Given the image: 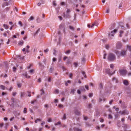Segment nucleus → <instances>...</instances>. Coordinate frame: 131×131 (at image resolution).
Here are the masks:
<instances>
[{
	"label": "nucleus",
	"mask_w": 131,
	"mask_h": 131,
	"mask_svg": "<svg viewBox=\"0 0 131 131\" xmlns=\"http://www.w3.org/2000/svg\"><path fill=\"white\" fill-rule=\"evenodd\" d=\"M86 61V59L85 57V56L83 57L82 58V63L84 64Z\"/></svg>",
	"instance_id": "12"
},
{
	"label": "nucleus",
	"mask_w": 131,
	"mask_h": 131,
	"mask_svg": "<svg viewBox=\"0 0 131 131\" xmlns=\"http://www.w3.org/2000/svg\"><path fill=\"white\" fill-rule=\"evenodd\" d=\"M70 12L71 10L69 9H67V10L66 11V13L70 14Z\"/></svg>",
	"instance_id": "34"
},
{
	"label": "nucleus",
	"mask_w": 131,
	"mask_h": 131,
	"mask_svg": "<svg viewBox=\"0 0 131 131\" xmlns=\"http://www.w3.org/2000/svg\"><path fill=\"white\" fill-rule=\"evenodd\" d=\"M24 42V41L22 40H21L19 41L18 43V45H20L22 46L23 45Z\"/></svg>",
	"instance_id": "16"
},
{
	"label": "nucleus",
	"mask_w": 131,
	"mask_h": 131,
	"mask_svg": "<svg viewBox=\"0 0 131 131\" xmlns=\"http://www.w3.org/2000/svg\"><path fill=\"white\" fill-rule=\"evenodd\" d=\"M93 95V93H90L89 94V96L90 97H91Z\"/></svg>",
	"instance_id": "56"
},
{
	"label": "nucleus",
	"mask_w": 131,
	"mask_h": 131,
	"mask_svg": "<svg viewBox=\"0 0 131 131\" xmlns=\"http://www.w3.org/2000/svg\"><path fill=\"white\" fill-rule=\"evenodd\" d=\"M74 113L75 115L79 116L81 115V112L77 109H75L74 111Z\"/></svg>",
	"instance_id": "6"
},
{
	"label": "nucleus",
	"mask_w": 131,
	"mask_h": 131,
	"mask_svg": "<svg viewBox=\"0 0 131 131\" xmlns=\"http://www.w3.org/2000/svg\"><path fill=\"white\" fill-rule=\"evenodd\" d=\"M61 124V123L60 122H58L57 123H55V125H60Z\"/></svg>",
	"instance_id": "45"
},
{
	"label": "nucleus",
	"mask_w": 131,
	"mask_h": 131,
	"mask_svg": "<svg viewBox=\"0 0 131 131\" xmlns=\"http://www.w3.org/2000/svg\"><path fill=\"white\" fill-rule=\"evenodd\" d=\"M105 72L106 73L109 74V75H112L115 73V72L112 73H111L110 72V70L109 69H106L105 70Z\"/></svg>",
	"instance_id": "8"
},
{
	"label": "nucleus",
	"mask_w": 131,
	"mask_h": 131,
	"mask_svg": "<svg viewBox=\"0 0 131 131\" xmlns=\"http://www.w3.org/2000/svg\"><path fill=\"white\" fill-rule=\"evenodd\" d=\"M0 86L2 90H4L5 89V87L4 85H1Z\"/></svg>",
	"instance_id": "31"
},
{
	"label": "nucleus",
	"mask_w": 131,
	"mask_h": 131,
	"mask_svg": "<svg viewBox=\"0 0 131 131\" xmlns=\"http://www.w3.org/2000/svg\"><path fill=\"white\" fill-rule=\"evenodd\" d=\"M0 107L2 108V109L3 111H5V110L4 109V107L3 105H0Z\"/></svg>",
	"instance_id": "30"
},
{
	"label": "nucleus",
	"mask_w": 131,
	"mask_h": 131,
	"mask_svg": "<svg viewBox=\"0 0 131 131\" xmlns=\"http://www.w3.org/2000/svg\"><path fill=\"white\" fill-rule=\"evenodd\" d=\"M80 89L82 91H85V90L83 86H81Z\"/></svg>",
	"instance_id": "23"
},
{
	"label": "nucleus",
	"mask_w": 131,
	"mask_h": 131,
	"mask_svg": "<svg viewBox=\"0 0 131 131\" xmlns=\"http://www.w3.org/2000/svg\"><path fill=\"white\" fill-rule=\"evenodd\" d=\"M54 68L53 67H51L49 71V73H52V72L54 70Z\"/></svg>",
	"instance_id": "10"
},
{
	"label": "nucleus",
	"mask_w": 131,
	"mask_h": 131,
	"mask_svg": "<svg viewBox=\"0 0 131 131\" xmlns=\"http://www.w3.org/2000/svg\"><path fill=\"white\" fill-rule=\"evenodd\" d=\"M84 118V119L85 120H86L88 119V117L86 116H83Z\"/></svg>",
	"instance_id": "61"
},
{
	"label": "nucleus",
	"mask_w": 131,
	"mask_h": 131,
	"mask_svg": "<svg viewBox=\"0 0 131 131\" xmlns=\"http://www.w3.org/2000/svg\"><path fill=\"white\" fill-rule=\"evenodd\" d=\"M41 95H42L43 94H44V93H45L44 91L42 89L41 90Z\"/></svg>",
	"instance_id": "36"
},
{
	"label": "nucleus",
	"mask_w": 131,
	"mask_h": 131,
	"mask_svg": "<svg viewBox=\"0 0 131 131\" xmlns=\"http://www.w3.org/2000/svg\"><path fill=\"white\" fill-rule=\"evenodd\" d=\"M117 30L115 29L112 31L110 33L108 34V37L109 39H113V37L114 36V34L117 32Z\"/></svg>",
	"instance_id": "3"
},
{
	"label": "nucleus",
	"mask_w": 131,
	"mask_h": 131,
	"mask_svg": "<svg viewBox=\"0 0 131 131\" xmlns=\"http://www.w3.org/2000/svg\"><path fill=\"white\" fill-rule=\"evenodd\" d=\"M123 31L122 30H120V34L119 35V36L120 37H121L122 36V34L123 33Z\"/></svg>",
	"instance_id": "24"
},
{
	"label": "nucleus",
	"mask_w": 131,
	"mask_h": 131,
	"mask_svg": "<svg viewBox=\"0 0 131 131\" xmlns=\"http://www.w3.org/2000/svg\"><path fill=\"white\" fill-rule=\"evenodd\" d=\"M72 76V73H70L69 75V77L70 78H71Z\"/></svg>",
	"instance_id": "63"
},
{
	"label": "nucleus",
	"mask_w": 131,
	"mask_h": 131,
	"mask_svg": "<svg viewBox=\"0 0 131 131\" xmlns=\"http://www.w3.org/2000/svg\"><path fill=\"white\" fill-rule=\"evenodd\" d=\"M46 59L45 58L43 61V62L44 63V64L45 65L46 64Z\"/></svg>",
	"instance_id": "40"
},
{
	"label": "nucleus",
	"mask_w": 131,
	"mask_h": 131,
	"mask_svg": "<svg viewBox=\"0 0 131 131\" xmlns=\"http://www.w3.org/2000/svg\"><path fill=\"white\" fill-rule=\"evenodd\" d=\"M126 51H127L126 50H122L121 52H120L118 51H115V53L118 57H119L121 56H125L126 55Z\"/></svg>",
	"instance_id": "1"
},
{
	"label": "nucleus",
	"mask_w": 131,
	"mask_h": 131,
	"mask_svg": "<svg viewBox=\"0 0 131 131\" xmlns=\"http://www.w3.org/2000/svg\"><path fill=\"white\" fill-rule=\"evenodd\" d=\"M59 92V91L58 89L54 91L55 93H58Z\"/></svg>",
	"instance_id": "46"
},
{
	"label": "nucleus",
	"mask_w": 131,
	"mask_h": 131,
	"mask_svg": "<svg viewBox=\"0 0 131 131\" xmlns=\"http://www.w3.org/2000/svg\"><path fill=\"white\" fill-rule=\"evenodd\" d=\"M58 107L60 108H63V106L62 105L60 104L58 105Z\"/></svg>",
	"instance_id": "41"
},
{
	"label": "nucleus",
	"mask_w": 131,
	"mask_h": 131,
	"mask_svg": "<svg viewBox=\"0 0 131 131\" xmlns=\"http://www.w3.org/2000/svg\"><path fill=\"white\" fill-rule=\"evenodd\" d=\"M122 127H124V130L125 129H126V128L127 127V125H126L125 124H123Z\"/></svg>",
	"instance_id": "17"
},
{
	"label": "nucleus",
	"mask_w": 131,
	"mask_h": 131,
	"mask_svg": "<svg viewBox=\"0 0 131 131\" xmlns=\"http://www.w3.org/2000/svg\"><path fill=\"white\" fill-rule=\"evenodd\" d=\"M21 84L20 83H18L17 85L18 87H20L21 86Z\"/></svg>",
	"instance_id": "49"
},
{
	"label": "nucleus",
	"mask_w": 131,
	"mask_h": 131,
	"mask_svg": "<svg viewBox=\"0 0 131 131\" xmlns=\"http://www.w3.org/2000/svg\"><path fill=\"white\" fill-rule=\"evenodd\" d=\"M63 17L66 18H70L71 17V16L70 14L66 13L65 14V13H63Z\"/></svg>",
	"instance_id": "5"
},
{
	"label": "nucleus",
	"mask_w": 131,
	"mask_h": 131,
	"mask_svg": "<svg viewBox=\"0 0 131 131\" xmlns=\"http://www.w3.org/2000/svg\"><path fill=\"white\" fill-rule=\"evenodd\" d=\"M123 83L124 84L126 85L127 86L129 85L128 82L127 80H124L123 81Z\"/></svg>",
	"instance_id": "13"
},
{
	"label": "nucleus",
	"mask_w": 131,
	"mask_h": 131,
	"mask_svg": "<svg viewBox=\"0 0 131 131\" xmlns=\"http://www.w3.org/2000/svg\"><path fill=\"white\" fill-rule=\"evenodd\" d=\"M115 59L116 57L114 54L112 53H110L109 54L107 58L108 61H112Z\"/></svg>",
	"instance_id": "2"
},
{
	"label": "nucleus",
	"mask_w": 131,
	"mask_h": 131,
	"mask_svg": "<svg viewBox=\"0 0 131 131\" xmlns=\"http://www.w3.org/2000/svg\"><path fill=\"white\" fill-rule=\"evenodd\" d=\"M23 75H24L27 78H30V76L28 75L27 72H26L24 74H23Z\"/></svg>",
	"instance_id": "18"
},
{
	"label": "nucleus",
	"mask_w": 131,
	"mask_h": 131,
	"mask_svg": "<svg viewBox=\"0 0 131 131\" xmlns=\"http://www.w3.org/2000/svg\"><path fill=\"white\" fill-rule=\"evenodd\" d=\"M82 73L85 78L86 77V75L85 74V72L84 71H82Z\"/></svg>",
	"instance_id": "42"
},
{
	"label": "nucleus",
	"mask_w": 131,
	"mask_h": 131,
	"mask_svg": "<svg viewBox=\"0 0 131 131\" xmlns=\"http://www.w3.org/2000/svg\"><path fill=\"white\" fill-rule=\"evenodd\" d=\"M57 60V59L55 58H53L52 59V61L53 62H55Z\"/></svg>",
	"instance_id": "54"
},
{
	"label": "nucleus",
	"mask_w": 131,
	"mask_h": 131,
	"mask_svg": "<svg viewBox=\"0 0 131 131\" xmlns=\"http://www.w3.org/2000/svg\"><path fill=\"white\" fill-rule=\"evenodd\" d=\"M44 106L45 107V108H48L49 107H48V105L47 104H46L45 105V106Z\"/></svg>",
	"instance_id": "59"
},
{
	"label": "nucleus",
	"mask_w": 131,
	"mask_h": 131,
	"mask_svg": "<svg viewBox=\"0 0 131 131\" xmlns=\"http://www.w3.org/2000/svg\"><path fill=\"white\" fill-rule=\"evenodd\" d=\"M112 81L115 82L116 83H118V81L117 79L115 77H114L112 78Z\"/></svg>",
	"instance_id": "11"
},
{
	"label": "nucleus",
	"mask_w": 131,
	"mask_h": 131,
	"mask_svg": "<svg viewBox=\"0 0 131 131\" xmlns=\"http://www.w3.org/2000/svg\"><path fill=\"white\" fill-rule=\"evenodd\" d=\"M53 5L54 6H56V1H53Z\"/></svg>",
	"instance_id": "64"
},
{
	"label": "nucleus",
	"mask_w": 131,
	"mask_h": 131,
	"mask_svg": "<svg viewBox=\"0 0 131 131\" xmlns=\"http://www.w3.org/2000/svg\"><path fill=\"white\" fill-rule=\"evenodd\" d=\"M64 24H61L60 26V27L64 28Z\"/></svg>",
	"instance_id": "47"
},
{
	"label": "nucleus",
	"mask_w": 131,
	"mask_h": 131,
	"mask_svg": "<svg viewBox=\"0 0 131 131\" xmlns=\"http://www.w3.org/2000/svg\"><path fill=\"white\" fill-rule=\"evenodd\" d=\"M40 31V29L39 28L37 30V31L34 34V35H35L36 34H37L38 33V32Z\"/></svg>",
	"instance_id": "27"
},
{
	"label": "nucleus",
	"mask_w": 131,
	"mask_h": 131,
	"mask_svg": "<svg viewBox=\"0 0 131 131\" xmlns=\"http://www.w3.org/2000/svg\"><path fill=\"white\" fill-rule=\"evenodd\" d=\"M95 128L97 130H100V128L99 126H96Z\"/></svg>",
	"instance_id": "35"
},
{
	"label": "nucleus",
	"mask_w": 131,
	"mask_h": 131,
	"mask_svg": "<svg viewBox=\"0 0 131 131\" xmlns=\"http://www.w3.org/2000/svg\"><path fill=\"white\" fill-rule=\"evenodd\" d=\"M86 125L87 126H91V125L87 122L86 123Z\"/></svg>",
	"instance_id": "58"
},
{
	"label": "nucleus",
	"mask_w": 131,
	"mask_h": 131,
	"mask_svg": "<svg viewBox=\"0 0 131 131\" xmlns=\"http://www.w3.org/2000/svg\"><path fill=\"white\" fill-rule=\"evenodd\" d=\"M119 113H121L122 115H128L129 113V112L128 111L126 110H125L122 112H120Z\"/></svg>",
	"instance_id": "7"
},
{
	"label": "nucleus",
	"mask_w": 131,
	"mask_h": 131,
	"mask_svg": "<svg viewBox=\"0 0 131 131\" xmlns=\"http://www.w3.org/2000/svg\"><path fill=\"white\" fill-rule=\"evenodd\" d=\"M101 123H103L104 121V119L102 118L99 119Z\"/></svg>",
	"instance_id": "33"
},
{
	"label": "nucleus",
	"mask_w": 131,
	"mask_h": 131,
	"mask_svg": "<svg viewBox=\"0 0 131 131\" xmlns=\"http://www.w3.org/2000/svg\"><path fill=\"white\" fill-rule=\"evenodd\" d=\"M74 64L75 67H77L78 66V63H77L74 62Z\"/></svg>",
	"instance_id": "39"
},
{
	"label": "nucleus",
	"mask_w": 131,
	"mask_h": 131,
	"mask_svg": "<svg viewBox=\"0 0 131 131\" xmlns=\"http://www.w3.org/2000/svg\"><path fill=\"white\" fill-rule=\"evenodd\" d=\"M16 70V68L15 67H14L13 68V71L14 72H15Z\"/></svg>",
	"instance_id": "50"
},
{
	"label": "nucleus",
	"mask_w": 131,
	"mask_h": 131,
	"mask_svg": "<svg viewBox=\"0 0 131 131\" xmlns=\"http://www.w3.org/2000/svg\"><path fill=\"white\" fill-rule=\"evenodd\" d=\"M66 115L65 114H64V115H63V117L62 118V119L63 120H65V119H66Z\"/></svg>",
	"instance_id": "28"
},
{
	"label": "nucleus",
	"mask_w": 131,
	"mask_h": 131,
	"mask_svg": "<svg viewBox=\"0 0 131 131\" xmlns=\"http://www.w3.org/2000/svg\"><path fill=\"white\" fill-rule=\"evenodd\" d=\"M49 51V49L48 48L46 49V50H44V52L46 53Z\"/></svg>",
	"instance_id": "51"
},
{
	"label": "nucleus",
	"mask_w": 131,
	"mask_h": 131,
	"mask_svg": "<svg viewBox=\"0 0 131 131\" xmlns=\"http://www.w3.org/2000/svg\"><path fill=\"white\" fill-rule=\"evenodd\" d=\"M4 123H0V127L2 128L3 126Z\"/></svg>",
	"instance_id": "53"
},
{
	"label": "nucleus",
	"mask_w": 131,
	"mask_h": 131,
	"mask_svg": "<svg viewBox=\"0 0 131 131\" xmlns=\"http://www.w3.org/2000/svg\"><path fill=\"white\" fill-rule=\"evenodd\" d=\"M3 26V27L5 29H7L9 28L8 26L7 25L4 24Z\"/></svg>",
	"instance_id": "20"
},
{
	"label": "nucleus",
	"mask_w": 131,
	"mask_h": 131,
	"mask_svg": "<svg viewBox=\"0 0 131 131\" xmlns=\"http://www.w3.org/2000/svg\"><path fill=\"white\" fill-rule=\"evenodd\" d=\"M24 113H27V109L26 108H25L24 109Z\"/></svg>",
	"instance_id": "48"
},
{
	"label": "nucleus",
	"mask_w": 131,
	"mask_h": 131,
	"mask_svg": "<svg viewBox=\"0 0 131 131\" xmlns=\"http://www.w3.org/2000/svg\"><path fill=\"white\" fill-rule=\"evenodd\" d=\"M122 46V44L120 43H118L116 45V47L118 48H120Z\"/></svg>",
	"instance_id": "15"
},
{
	"label": "nucleus",
	"mask_w": 131,
	"mask_h": 131,
	"mask_svg": "<svg viewBox=\"0 0 131 131\" xmlns=\"http://www.w3.org/2000/svg\"><path fill=\"white\" fill-rule=\"evenodd\" d=\"M34 71V70L33 69H31L29 71L30 73H33Z\"/></svg>",
	"instance_id": "57"
},
{
	"label": "nucleus",
	"mask_w": 131,
	"mask_h": 131,
	"mask_svg": "<svg viewBox=\"0 0 131 131\" xmlns=\"http://www.w3.org/2000/svg\"><path fill=\"white\" fill-rule=\"evenodd\" d=\"M34 19V18L33 16H31L28 19V21H29L31 20H32Z\"/></svg>",
	"instance_id": "25"
},
{
	"label": "nucleus",
	"mask_w": 131,
	"mask_h": 131,
	"mask_svg": "<svg viewBox=\"0 0 131 131\" xmlns=\"http://www.w3.org/2000/svg\"><path fill=\"white\" fill-rule=\"evenodd\" d=\"M120 74L122 75H125L126 74L127 71L126 70L122 69L119 71Z\"/></svg>",
	"instance_id": "4"
},
{
	"label": "nucleus",
	"mask_w": 131,
	"mask_h": 131,
	"mask_svg": "<svg viewBox=\"0 0 131 131\" xmlns=\"http://www.w3.org/2000/svg\"><path fill=\"white\" fill-rule=\"evenodd\" d=\"M13 113L15 116H19L20 114V112L15 111L13 112Z\"/></svg>",
	"instance_id": "9"
},
{
	"label": "nucleus",
	"mask_w": 131,
	"mask_h": 131,
	"mask_svg": "<svg viewBox=\"0 0 131 131\" xmlns=\"http://www.w3.org/2000/svg\"><path fill=\"white\" fill-rule=\"evenodd\" d=\"M8 5V3L7 2L4 3H3L2 5V7H4L6 6H7Z\"/></svg>",
	"instance_id": "19"
},
{
	"label": "nucleus",
	"mask_w": 131,
	"mask_h": 131,
	"mask_svg": "<svg viewBox=\"0 0 131 131\" xmlns=\"http://www.w3.org/2000/svg\"><path fill=\"white\" fill-rule=\"evenodd\" d=\"M39 66H40L41 67H43V68L44 67V66L42 65V63L40 62H39Z\"/></svg>",
	"instance_id": "38"
},
{
	"label": "nucleus",
	"mask_w": 131,
	"mask_h": 131,
	"mask_svg": "<svg viewBox=\"0 0 131 131\" xmlns=\"http://www.w3.org/2000/svg\"><path fill=\"white\" fill-rule=\"evenodd\" d=\"M37 102V100H34L33 101H31V103L32 104H34V103H35V102Z\"/></svg>",
	"instance_id": "44"
},
{
	"label": "nucleus",
	"mask_w": 131,
	"mask_h": 131,
	"mask_svg": "<svg viewBox=\"0 0 131 131\" xmlns=\"http://www.w3.org/2000/svg\"><path fill=\"white\" fill-rule=\"evenodd\" d=\"M70 52V50H69L67 51H66V52H65V53L66 54H69Z\"/></svg>",
	"instance_id": "43"
},
{
	"label": "nucleus",
	"mask_w": 131,
	"mask_h": 131,
	"mask_svg": "<svg viewBox=\"0 0 131 131\" xmlns=\"http://www.w3.org/2000/svg\"><path fill=\"white\" fill-rule=\"evenodd\" d=\"M110 67L111 68H113L114 67V66L113 64H111L110 65Z\"/></svg>",
	"instance_id": "52"
},
{
	"label": "nucleus",
	"mask_w": 131,
	"mask_h": 131,
	"mask_svg": "<svg viewBox=\"0 0 131 131\" xmlns=\"http://www.w3.org/2000/svg\"><path fill=\"white\" fill-rule=\"evenodd\" d=\"M113 118V117L112 116L111 114H109L108 115V118L112 119Z\"/></svg>",
	"instance_id": "26"
},
{
	"label": "nucleus",
	"mask_w": 131,
	"mask_h": 131,
	"mask_svg": "<svg viewBox=\"0 0 131 131\" xmlns=\"http://www.w3.org/2000/svg\"><path fill=\"white\" fill-rule=\"evenodd\" d=\"M121 29L122 30H124L125 29V28L123 26H121Z\"/></svg>",
	"instance_id": "60"
},
{
	"label": "nucleus",
	"mask_w": 131,
	"mask_h": 131,
	"mask_svg": "<svg viewBox=\"0 0 131 131\" xmlns=\"http://www.w3.org/2000/svg\"><path fill=\"white\" fill-rule=\"evenodd\" d=\"M69 27L70 29H71V30H72L73 31L74 30V28L73 27L71 26H69Z\"/></svg>",
	"instance_id": "22"
},
{
	"label": "nucleus",
	"mask_w": 131,
	"mask_h": 131,
	"mask_svg": "<svg viewBox=\"0 0 131 131\" xmlns=\"http://www.w3.org/2000/svg\"><path fill=\"white\" fill-rule=\"evenodd\" d=\"M74 131H82V129H79L78 128L74 127L73 128Z\"/></svg>",
	"instance_id": "14"
},
{
	"label": "nucleus",
	"mask_w": 131,
	"mask_h": 131,
	"mask_svg": "<svg viewBox=\"0 0 131 131\" xmlns=\"http://www.w3.org/2000/svg\"><path fill=\"white\" fill-rule=\"evenodd\" d=\"M128 94V96L129 97H131V92H128L127 93Z\"/></svg>",
	"instance_id": "37"
},
{
	"label": "nucleus",
	"mask_w": 131,
	"mask_h": 131,
	"mask_svg": "<svg viewBox=\"0 0 131 131\" xmlns=\"http://www.w3.org/2000/svg\"><path fill=\"white\" fill-rule=\"evenodd\" d=\"M92 104L91 103H89L88 105V107L89 108H92Z\"/></svg>",
	"instance_id": "29"
},
{
	"label": "nucleus",
	"mask_w": 131,
	"mask_h": 131,
	"mask_svg": "<svg viewBox=\"0 0 131 131\" xmlns=\"http://www.w3.org/2000/svg\"><path fill=\"white\" fill-rule=\"evenodd\" d=\"M19 24L22 27L23 26V24L21 22V21H19L18 22Z\"/></svg>",
	"instance_id": "55"
},
{
	"label": "nucleus",
	"mask_w": 131,
	"mask_h": 131,
	"mask_svg": "<svg viewBox=\"0 0 131 131\" xmlns=\"http://www.w3.org/2000/svg\"><path fill=\"white\" fill-rule=\"evenodd\" d=\"M110 11V9L109 8H107L106 10V12L107 13H109Z\"/></svg>",
	"instance_id": "62"
},
{
	"label": "nucleus",
	"mask_w": 131,
	"mask_h": 131,
	"mask_svg": "<svg viewBox=\"0 0 131 131\" xmlns=\"http://www.w3.org/2000/svg\"><path fill=\"white\" fill-rule=\"evenodd\" d=\"M103 86V85L102 83H100L99 85V88L101 89H102Z\"/></svg>",
	"instance_id": "21"
},
{
	"label": "nucleus",
	"mask_w": 131,
	"mask_h": 131,
	"mask_svg": "<svg viewBox=\"0 0 131 131\" xmlns=\"http://www.w3.org/2000/svg\"><path fill=\"white\" fill-rule=\"evenodd\" d=\"M127 48L131 52V46H129L128 45L127 46Z\"/></svg>",
	"instance_id": "32"
}]
</instances>
